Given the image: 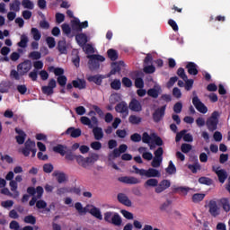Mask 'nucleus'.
<instances>
[{
    "label": "nucleus",
    "instance_id": "obj_7",
    "mask_svg": "<svg viewBox=\"0 0 230 230\" xmlns=\"http://www.w3.org/2000/svg\"><path fill=\"white\" fill-rule=\"evenodd\" d=\"M115 111L117 113L121 114V118L123 119H126L127 117H128V113H129L128 104L127 103V102L121 101L119 103H117L115 106Z\"/></svg>",
    "mask_w": 230,
    "mask_h": 230
},
{
    "label": "nucleus",
    "instance_id": "obj_34",
    "mask_svg": "<svg viewBox=\"0 0 230 230\" xmlns=\"http://www.w3.org/2000/svg\"><path fill=\"white\" fill-rule=\"evenodd\" d=\"M29 43V37L26 34H22L20 37V41L18 42V47L22 49H26Z\"/></svg>",
    "mask_w": 230,
    "mask_h": 230
},
{
    "label": "nucleus",
    "instance_id": "obj_17",
    "mask_svg": "<svg viewBox=\"0 0 230 230\" xmlns=\"http://www.w3.org/2000/svg\"><path fill=\"white\" fill-rule=\"evenodd\" d=\"M170 187H171V181L164 179L160 181V183H158V185H156L155 192L156 194L163 193L164 190H166Z\"/></svg>",
    "mask_w": 230,
    "mask_h": 230
},
{
    "label": "nucleus",
    "instance_id": "obj_55",
    "mask_svg": "<svg viewBox=\"0 0 230 230\" xmlns=\"http://www.w3.org/2000/svg\"><path fill=\"white\" fill-rule=\"evenodd\" d=\"M57 81L60 87H65V85H66L67 78L66 75H60L57 78Z\"/></svg>",
    "mask_w": 230,
    "mask_h": 230
},
{
    "label": "nucleus",
    "instance_id": "obj_45",
    "mask_svg": "<svg viewBox=\"0 0 230 230\" xmlns=\"http://www.w3.org/2000/svg\"><path fill=\"white\" fill-rule=\"evenodd\" d=\"M82 49L84 51V53L87 54L88 56H91L90 54L94 53V48L90 43H86L85 45H84V47H82Z\"/></svg>",
    "mask_w": 230,
    "mask_h": 230
},
{
    "label": "nucleus",
    "instance_id": "obj_51",
    "mask_svg": "<svg viewBox=\"0 0 230 230\" xmlns=\"http://www.w3.org/2000/svg\"><path fill=\"white\" fill-rule=\"evenodd\" d=\"M111 89L114 91H119L121 89V81L119 79H115L111 83Z\"/></svg>",
    "mask_w": 230,
    "mask_h": 230
},
{
    "label": "nucleus",
    "instance_id": "obj_20",
    "mask_svg": "<svg viewBox=\"0 0 230 230\" xmlns=\"http://www.w3.org/2000/svg\"><path fill=\"white\" fill-rule=\"evenodd\" d=\"M128 109L134 112H140L142 111L141 102L138 100L133 98L128 103Z\"/></svg>",
    "mask_w": 230,
    "mask_h": 230
},
{
    "label": "nucleus",
    "instance_id": "obj_12",
    "mask_svg": "<svg viewBox=\"0 0 230 230\" xmlns=\"http://www.w3.org/2000/svg\"><path fill=\"white\" fill-rule=\"evenodd\" d=\"M166 107L167 105H164L155 111L153 113V119L155 123H159L164 119L165 116Z\"/></svg>",
    "mask_w": 230,
    "mask_h": 230
},
{
    "label": "nucleus",
    "instance_id": "obj_2",
    "mask_svg": "<svg viewBox=\"0 0 230 230\" xmlns=\"http://www.w3.org/2000/svg\"><path fill=\"white\" fill-rule=\"evenodd\" d=\"M75 208L80 215L86 214L88 212L99 220L103 219L101 209L93 205H86V208H83V205L80 202H77L75 203Z\"/></svg>",
    "mask_w": 230,
    "mask_h": 230
},
{
    "label": "nucleus",
    "instance_id": "obj_16",
    "mask_svg": "<svg viewBox=\"0 0 230 230\" xmlns=\"http://www.w3.org/2000/svg\"><path fill=\"white\" fill-rule=\"evenodd\" d=\"M118 181L124 184L136 185L139 184L141 181L134 176H121L118 178Z\"/></svg>",
    "mask_w": 230,
    "mask_h": 230
},
{
    "label": "nucleus",
    "instance_id": "obj_47",
    "mask_svg": "<svg viewBox=\"0 0 230 230\" xmlns=\"http://www.w3.org/2000/svg\"><path fill=\"white\" fill-rule=\"evenodd\" d=\"M205 196L206 194H200V193L193 194L191 198L192 202L200 203L204 199Z\"/></svg>",
    "mask_w": 230,
    "mask_h": 230
},
{
    "label": "nucleus",
    "instance_id": "obj_33",
    "mask_svg": "<svg viewBox=\"0 0 230 230\" xmlns=\"http://www.w3.org/2000/svg\"><path fill=\"white\" fill-rule=\"evenodd\" d=\"M67 146L64 145H57L53 147V151L55 153L60 154L62 156H64L67 153Z\"/></svg>",
    "mask_w": 230,
    "mask_h": 230
},
{
    "label": "nucleus",
    "instance_id": "obj_60",
    "mask_svg": "<svg viewBox=\"0 0 230 230\" xmlns=\"http://www.w3.org/2000/svg\"><path fill=\"white\" fill-rule=\"evenodd\" d=\"M177 75L182 80H187L188 79V75H186L185 69L182 68V67L178 68Z\"/></svg>",
    "mask_w": 230,
    "mask_h": 230
},
{
    "label": "nucleus",
    "instance_id": "obj_11",
    "mask_svg": "<svg viewBox=\"0 0 230 230\" xmlns=\"http://www.w3.org/2000/svg\"><path fill=\"white\" fill-rule=\"evenodd\" d=\"M37 146L35 141L28 138L24 143V147L21 149V152L24 156H29L31 155V152Z\"/></svg>",
    "mask_w": 230,
    "mask_h": 230
},
{
    "label": "nucleus",
    "instance_id": "obj_15",
    "mask_svg": "<svg viewBox=\"0 0 230 230\" xmlns=\"http://www.w3.org/2000/svg\"><path fill=\"white\" fill-rule=\"evenodd\" d=\"M208 212L213 217L220 215V208L217 206L216 199H210L208 205Z\"/></svg>",
    "mask_w": 230,
    "mask_h": 230
},
{
    "label": "nucleus",
    "instance_id": "obj_56",
    "mask_svg": "<svg viewBox=\"0 0 230 230\" xmlns=\"http://www.w3.org/2000/svg\"><path fill=\"white\" fill-rule=\"evenodd\" d=\"M76 162L78 163V164L80 166H82L83 168L86 169V164H85V158L79 155L75 156Z\"/></svg>",
    "mask_w": 230,
    "mask_h": 230
},
{
    "label": "nucleus",
    "instance_id": "obj_36",
    "mask_svg": "<svg viewBox=\"0 0 230 230\" xmlns=\"http://www.w3.org/2000/svg\"><path fill=\"white\" fill-rule=\"evenodd\" d=\"M31 34L35 41H40L41 40L42 34L38 28H31Z\"/></svg>",
    "mask_w": 230,
    "mask_h": 230
},
{
    "label": "nucleus",
    "instance_id": "obj_49",
    "mask_svg": "<svg viewBox=\"0 0 230 230\" xmlns=\"http://www.w3.org/2000/svg\"><path fill=\"white\" fill-rule=\"evenodd\" d=\"M10 186H11V190L14 192V198L19 197V191L17 190L18 189V183L16 181H10Z\"/></svg>",
    "mask_w": 230,
    "mask_h": 230
},
{
    "label": "nucleus",
    "instance_id": "obj_6",
    "mask_svg": "<svg viewBox=\"0 0 230 230\" xmlns=\"http://www.w3.org/2000/svg\"><path fill=\"white\" fill-rule=\"evenodd\" d=\"M193 98H192V104L196 108V110L202 113L206 114L208 112V108L202 102H200V99H199V96L197 95V92L193 91L192 92Z\"/></svg>",
    "mask_w": 230,
    "mask_h": 230
},
{
    "label": "nucleus",
    "instance_id": "obj_31",
    "mask_svg": "<svg viewBox=\"0 0 230 230\" xmlns=\"http://www.w3.org/2000/svg\"><path fill=\"white\" fill-rule=\"evenodd\" d=\"M218 202L226 213L230 212V199H229V198H221L220 199H218Z\"/></svg>",
    "mask_w": 230,
    "mask_h": 230
},
{
    "label": "nucleus",
    "instance_id": "obj_9",
    "mask_svg": "<svg viewBox=\"0 0 230 230\" xmlns=\"http://www.w3.org/2000/svg\"><path fill=\"white\" fill-rule=\"evenodd\" d=\"M32 68V62L31 60H24L22 63L18 64L16 69L20 72L21 75H26Z\"/></svg>",
    "mask_w": 230,
    "mask_h": 230
},
{
    "label": "nucleus",
    "instance_id": "obj_21",
    "mask_svg": "<svg viewBox=\"0 0 230 230\" xmlns=\"http://www.w3.org/2000/svg\"><path fill=\"white\" fill-rule=\"evenodd\" d=\"M14 132L18 134V136L14 137L16 139V143H18V145L24 144L27 138V134L22 129H20L18 128H14Z\"/></svg>",
    "mask_w": 230,
    "mask_h": 230
},
{
    "label": "nucleus",
    "instance_id": "obj_44",
    "mask_svg": "<svg viewBox=\"0 0 230 230\" xmlns=\"http://www.w3.org/2000/svg\"><path fill=\"white\" fill-rule=\"evenodd\" d=\"M88 81L93 82L96 85H102V78L101 75H91L88 76Z\"/></svg>",
    "mask_w": 230,
    "mask_h": 230
},
{
    "label": "nucleus",
    "instance_id": "obj_39",
    "mask_svg": "<svg viewBox=\"0 0 230 230\" xmlns=\"http://www.w3.org/2000/svg\"><path fill=\"white\" fill-rule=\"evenodd\" d=\"M107 55L111 61L119 59V54L114 49H109V50H107Z\"/></svg>",
    "mask_w": 230,
    "mask_h": 230
},
{
    "label": "nucleus",
    "instance_id": "obj_4",
    "mask_svg": "<svg viewBox=\"0 0 230 230\" xmlns=\"http://www.w3.org/2000/svg\"><path fill=\"white\" fill-rule=\"evenodd\" d=\"M88 58V68L91 71H95L100 68V62H104L106 59L101 55H89Z\"/></svg>",
    "mask_w": 230,
    "mask_h": 230
},
{
    "label": "nucleus",
    "instance_id": "obj_26",
    "mask_svg": "<svg viewBox=\"0 0 230 230\" xmlns=\"http://www.w3.org/2000/svg\"><path fill=\"white\" fill-rule=\"evenodd\" d=\"M121 66H125V62L119 61V62H114L111 64L112 69L110 72V75H116L117 73L121 72Z\"/></svg>",
    "mask_w": 230,
    "mask_h": 230
},
{
    "label": "nucleus",
    "instance_id": "obj_25",
    "mask_svg": "<svg viewBox=\"0 0 230 230\" xmlns=\"http://www.w3.org/2000/svg\"><path fill=\"white\" fill-rule=\"evenodd\" d=\"M52 176L56 177L58 182L59 184H62V183H65L67 181V176L65 172H58V171H55L53 173H52Z\"/></svg>",
    "mask_w": 230,
    "mask_h": 230
},
{
    "label": "nucleus",
    "instance_id": "obj_19",
    "mask_svg": "<svg viewBox=\"0 0 230 230\" xmlns=\"http://www.w3.org/2000/svg\"><path fill=\"white\" fill-rule=\"evenodd\" d=\"M128 146L125 144H122L119 146V148H115L111 154L109 155V157H113L114 159H118L121 155V154L127 152Z\"/></svg>",
    "mask_w": 230,
    "mask_h": 230
},
{
    "label": "nucleus",
    "instance_id": "obj_23",
    "mask_svg": "<svg viewBox=\"0 0 230 230\" xmlns=\"http://www.w3.org/2000/svg\"><path fill=\"white\" fill-rule=\"evenodd\" d=\"M186 69L190 75H199V66L193 62H188L186 65Z\"/></svg>",
    "mask_w": 230,
    "mask_h": 230
},
{
    "label": "nucleus",
    "instance_id": "obj_58",
    "mask_svg": "<svg viewBox=\"0 0 230 230\" xmlns=\"http://www.w3.org/2000/svg\"><path fill=\"white\" fill-rule=\"evenodd\" d=\"M46 42L48 44L49 49H53L56 46L55 39L51 36L46 38Z\"/></svg>",
    "mask_w": 230,
    "mask_h": 230
},
{
    "label": "nucleus",
    "instance_id": "obj_63",
    "mask_svg": "<svg viewBox=\"0 0 230 230\" xmlns=\"http://www.w3.org/2000/svg\"><path fill=\"white\" fill-rule=\"evenodd\" d=\"M10 76L13 78V79H15V80H20L21 79V76H23L21 75V72H19L18 70H14L13 69L11 71V74H10Z\"/></svg>",
    "mask_w": 230,
    "mask_h": 230
},
{
    "label": "nucleus",
    "instance_id": "obj_46",
    "mask_svg": "<svg viewBox=\"0 0 230 230\" xmlns=\"http://www.w3.org/2000/svg\"><path fill=\"white\" fill-rule=\"evenodd\" d=\"M58 50L60 52V54H66V41L59 40L58 43Z\"/></svg>",
    "mask_w": 230,
    "mask_h": 230
},
{
    "label": "nucleus",
    "instance_id": "obj_54",
    "mask_svg": "<svg viewBox=\"0 0 230 230\" xmlns=\"http://www.w3.org/2000/svg\"><path fill=\"white\" fill-rule=\"evenodd\" d=\"M182 109H183V104L181 102H178L173 105V112L176 114L181 113Z\"/></svg>",
    "mask_w": 230,
    "mask_h": 230
},
{
    "label": "nucleus",
    "instance_id": "obj_40",
    "mask_svg": "<svg viewBox=\"0 0 230 230\" xmlns=\"http://www.w3.org/2000/svg\"><path fill=\"white\" fill-rule=\"evenodd\" d=\"M165 172L169 175H172L176 173L177 169L172 161H169V164H168V167L165 169Z\"/></svg>",
    "mask_w": 230,
    "mask_h": 230
},
{
    "label": "nucleus",
    "instance_id": "obj_18",
    "mask_svg": "<svg viewBox=\"0 0 230 230\" xmlns=\"http://www.w3.org/2000/svg\"><path fill=\"white\" fill-rule=\"evenodd\" d=\"M219 169L220 167L216 168L213 166V172L217 175L219 182L224 184L226 180L228 178V174L226 170Z\"/></svg>",
    "mask_w": 230,
    "mask_h": 230
},
{
    "label": "nucleus",
    "instance_id": "obj_8",
    "mask_svg": "<svg viewBox=\"0 0 230 230\" xmlns=\"http://www.w3.org/2000/svg\"><path fill=\"white\" fill-rule=\"evenodd\" d=\"M164 148L158 147L156 151L155 152V157L153 158V161L151 163V165L153 168H159L163 163V155H164Z\"/></svg>",
    "mask_w": 230,
    "mask_h": 230
},
{
    "label": "nucleus",
    "instance_id": "obj_61",
    "mask_svg": "<svg viewBox=\"0 0 230 230\" xmlns=\"http://www.w3.org/2000/svg\"><path fill=\"white\" fill-rule=\"evenodd\" d=\"M48 207V203L44 199H39L36 202V208L38 209H45Z\"/></svg>",
    "mask_w": 230,
    "mask_h": 230
},
{
    "label": "nucleus",
    "instance_id": "obj_50",
    "mask_svg": "<svg viewBox=\"0 0 230 230\" xmlns=\"http://www.w3.org/2000/svg\"><path fill=\"white\" fill-rule=\"evenodd\" d=\"M158 186V180L155 178L148 179L146 183L145 187H156Z\"/></svg>",
    "mask_w": 230,
    "mask_h": 230
},
{
    "label": "nucleus",
    "instance_id": "obj_32",
    "mask_svg": "<svg viewBox=\"0 0 230 230\" xmlns=\"http://www.w3.org/2000/svg\"><path fill=\"white\" fill-rule=\"evenodd\" d=\"M190 190V187H183V186L173 187L172 189L173 193H181L183 196H187Z\"/></svg>",
    "mask_w": 230,
    "mask_h": 230
},
{
    "label": "nucleus",
    "instance_id": "obj_42",
    "mask_svg": "<svg viewBox=\"0 0 230 230\" xmlns=\"http://www.w3.org/2000/svg\"><path fill=\"white\" fill-rule=\"evenodd\" d=\"M142 121V118L137 115H130L128 117V122L132 125H138Z\"/></svg>",
    "mask_w": 230,
    "mask_h": 230
},
{
    "label": "nucleus",
    "instance_id": "obj_57",
    "mask_svg": "<svg viewBox=\"0 0 230 230\" xmlns=\"http://www.w3.org/2000/svg\"><path fill=\"white\" fill-rule=\"evenodd\" d=\"M28 58L33 60H39L41 58V52H37L34 50L33 52H30Z\"/></svg>",
    "mask_w": 230,
    "mask_h": 230
},
{
    "label": "nucleus",
    "instance_id": "obj_62",
    "mask_svg": "<svg viewBox=\"0 0 230 230\" xmlns=\"http://www.w3.org/2000/svg\"><path fill=\"white\" fill-rule=\"evenodd\" d=\"M181 150L184 154L190 153L192 150V146L190 144H182L181 146Z\"/></svg>",
    "mask_w": 230,
    "mask_h": 230
},
{
    "label": "nucleus",
    "instance_id": "obj_37",
    "mask_svg": "<svg viewBox=\"0 0 230 230\" xmlns=\"http://www.w3.org/2000/svg\"><path fill=\"white\" fill-rule=\"evenodd\" d=\"M21 4L22 3L20 0H14L10 4V10L18 13L21 10Z\"/></svg>",
    "mask_w": 230,
    "mask_h": 230
},
{
    "label": "nucleus",
    "instance_id": "obj_41",
    "mask_svg": "<svg viewBox=\"0 0 230 230\" xmlns=\"http://www.w3.org/2000/svg\"><path fill=\"white\" fill-rule=\"evenodd\" d=\"M21 4L23 8L29 10H33L35 7L34 3L31 0H22Z\"/></svg>",
    "mask_w": 230,
    "mask_h": 230
},
{
    "label": "nucleus",
    "instance_id": "obj_14",
    "mask_svg": "<svg viewBox=\"0 0 230 230\" xmlns=\"http://www.w3.org/2000/svg\"><path fill=\"white\" fill-rule=\"evenodd\" d=\"M34 70L31 73H29V77L32 81H37L38 80V75L39 72L38 70L43 69L44 67V63L42 61H36L33 63Z\"/></svg>",
    "mask_w": 230,
    "mask_h": 230
},
{
    "label": "nucleus",
    "instance_id": "obj_35",
    "mask_svg": "<svg viewBox=\"0 0 230 230\" xmlns=\"http://www.w3.org/2000/svg\"><path fill=\"white\" fill-rule=\"evenodd\" d=\"M98 159H99V155H95V154L93 155H91V156L86 157V158H85V161H84L85 165H86V169H87L90 165L94 164V163H96V161H98Z\"/></svg>",
    "mask_w": 230,
    "mask_h": 230
},
{
    "label": "nucleus",
    "instance_id": "obj_27",
    "mask_svg": "<svg viewBox=\"0 0 230 230\" xmlns=\"http://www.w3.org/2000/svg\"><path fill=\"white\" fill-rule=\"evenodd\" d=\"M66 135H70L71 137L73 138H77L81 137L82 135V130L80 128H69L65 132Z\"/></svg>",
    "mask_w": 230,
    "mask_h": 230
},
{
    "label": "nucleus",
    "instance_id": "obj_53",
    "mask_svg": "<svg viewBox=\"0 0 230 230\" xmlns=\"http://www.w3.org/2000/svg\"><path fill=\"white\" fill-rule=\"evenodd\" d=\"M185 82L184 84V88L187 92L191 91V89L193 88V79H189V77H187V80H183Z\"/></svg>",
    "mask_w": 230,
    "mask_h": 230
},
{
    "label": "nucleus",
    "instance_id": "obj_1",
    "mask_svg": "<svg viewBox=\"0 0 230 230\" xmlns=\"http://www.w3.org/2000/svg\"><path fill=\"white\" fill-rule=\"evenodd\" d=\"M81 122L84 126H88V128L93 129V135L95 140H101L104 137V133L102 128L99 126V120L96 116H92L91 119L87 116L81 117Z\"/></svg>",
    "mask_w": 230,
    "mask_h": 230
},
{
    "label": "nucleus",
    "instance_id": "obj_48",
    "mask_svg": "<svg viewBox=\"0 0 230 230\" xmlns=\"http://www.w3.org/2000/svg\"><path fill=\"white\" fill-rule=\"evenodd\" d=\"M159 90L155 89V88H150L147 91V95L153 99H157L159 97Z\"/></svg>",
    "mask_w": 230,
    "mask_h": 230
},
{
    "label": "nucleus",
    "instance_id": "obj_5",
    "mask_svg": "<svg viewBox=\"0 0 230 230\" xmlns=\"http://www.w3.org/2000/svg\"><path fill=\"white\" fill-rule=\"evenodd\" d=\"M103 219L105 222L112 224L116 226H120L121 223H123V220L121 219V217L118 213L113 212H106L103 214Z\"/></svg>",
    "mask_w": 230,
    "mask_h": 230
},
{
    "label": "nucleus",
    "instance_id": "obj_22",
    "mask_svg": "<svg viewBox=\"0 0 230 230\" xmlns=\"http://www.w3.org/2000/svg\"><path fill=\"white\" fill-rule=\"evenodd\" d=\"M117 199L120 204L126 207L130 208L132 206V202L128 199V196H127V194H123V192H119L118 194Z\"/></svg>",
    "mask_w": 230,
    "mask_h": 230
},
{
    "label": "nucleus",
    "instance_id": "obj_59",
    "mask_svg": "<svg viewBox=\"0 0 230 230\" xmlns=\"http://www.w3.org/2000/svg\"><path fill=\"white\" fill-rule=\"evenodd\" d=\"M54 169L55 168L53 167V164H45L43 165V172L47 174L53 172Z\"/></svg>",
    "mask_w": 230,
    "mask_h": 230
},
{
    "label": "nucleus",
    "instance_id": "obj_3",
    "mask_svg": "<svg viewBox=\"0 0 230 230\" xmlns=\"http://www.w3.org/2000/svg\"><path fill=\"white\" fill-rule=\"evenodd\" d=\"M220 114L217 111L212 112L211 116L206 120V126L209 132H214L217 129V125L219 123Z\"/></svg>",
    "mask_w": 230,
    "mask_h": 230
},
{
    "label": "nucleus",
    "instance_id": "obj_24",
    "mask_svg": "<svg viewBox=\"0 0 230 230\" xmlns=\"http://www.w3.org/2000/svg\"><path fill=\"white\" fill-rule=\"evenodd\" d=\"M72 84L75 89H80V91H82V89H86L87 87L86 81L84 78H77L76 80H73Z\"/></svg>",
    "mask_w": 230,
    "mask_h": 230
},
{
    "label": "nucleus",
    "instance_id": "obj_38",
    "mask_svg": "<svg viewBox=\"0 0 230 230\" xmlns=\"http://www.w3.org/2000/svg\"><path fill=\"white\" fill-rule=\"evenodd\" d=\"M198 181L199 184L206 185V186H211L213 184V180L206 176L199 177Z\"/></svg>",
    "mask_w": 230,
    "mask_h": 230
},
{
    "label": "nucleus",
    "instance_id": "obj_13",
    "mask_svg": "<svg viewBox=\"0 0 230 230\" xmlns=\"http://www.w3.org/2000/svg\"><path fill=\"white\" fill-rule=\"evenodd\" d=\"M72 28L74 31H76L78 32H81L83 29H87L89 27L88 21H84L83 22H80L79 19L75 18L71 22Z\"/></svg>",
    "mask_w": 230,
    "mask_h": 230
},
{
    "label": "nucleus",
    "instance_id": "obj_10",
    "mask_svg": "<svg viewBox=\"0 0 230 230\" xmlns=\"http://www.w3.org/2000/svg\"><path fill=\"white\" fill-rule=\"evenodd\" d=\"M55 87H57V83L54 78L49 79V84L47 86L41 87V92L44 95L51 96L55 93Z\"/></svg>",
    "mask_w": 230,
    "mask_h": 230
},
{
    "label": "nucleus",
    "instance_id": "obj_29",
    "mask_svg": "<svg viewBox=\"0 0 230 230\" xmlns=\"http://www.w3.org/2000/svg\"><path fill=\"white\" fill-rule=\"evenodd\" d=\"M145 176L147 178H159L161 177V172L155 168H149L148 170H145Z\"/></svg>",
    "mask_w": 230,
    "mask_h": 230
},
{
    "label": "nucleus",
    "instance_id": "obj_52",
    "mask_svg": "<svg viewBox=\"0 0 230 230\" xmlns=\"http://www.w3.org/2000/svg\"><path fill=\"white\" fill-rule=\"evenodd\" d=\"M23 222L26 224L35 225L37 223V218L34 216L29 215L24 217Z\"/></svg>",
    "mask_w": 230,
    "mask_h": 230
},
{
    "label": "nucleus",
    "instance_id": "obj_28",
    "mask_svg": "<svg viewBox=\"0 0 230 230\" xmlns=\"http://www.w3.org/2000/svg\"><path fill=\"white\" fill-rule=\"evenodd\" d=\"M138 152L142 154L143 159L146 161H152L154 159L153 154L151 152H147V148L144 146H140L138 148Z\"/></svg>",
    "mask_w": 230,
    "mask_h": 230
},
{
    "label": "nucleus",
    "instance_id": "obj_30",
    "mask_svg": "<svg viewBox=\"0 0 230 230\" xmlns=\"http://www.w3.org/2000/svg\"><path fill=\"white\" fill-rule=\"evenodd\" d=\"M78 45L82 48L88 42V37L85 33H80L75 36Z\"/></svg>",
    "mask_w": 230,
    "mask_h": 230
},
{
    "label": "nucleus",
    "instance_id": "obj_43",
    "mask_svg": "<svg viewBox=\"0 0 230 230\" xmlns=\"http://www.w3.org/2000/svg\"><path fill=\"white\" fill-rule=\"evenodd\" d=\"M188 169L193 173L196 174L199 171H200V164L199 162L194 163L193 164H189Z\"/></svg>",
    "mask_w": 230,
    "mask_h": 230
},
{
    "label": "nucleus",
    "instance_id": "obj_64",
    "mask_svg": "<svg viewBox=\"0 0 230 230\" xmlns=\"http://www.w3.org/2000/svg\"><path fill=\"white\" fill-rule=\"evenodd\" d=\"M135 86L137 89H144V80L141 77H138L135 80Z\"/></svg>",
    "mask_w": 230,
    "mask_h": 230
}]
</instances>
